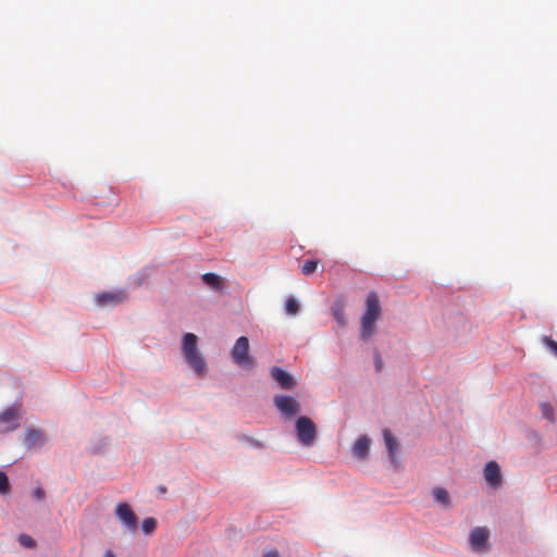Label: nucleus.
<instances>
[{
    "mask_svg": "<svg viewBox=\"0 0 557 557\" xmlns=\"http://www.w3.org/2000/svg\"><path fill=\"white\" fill-rule=\"evenodd\" d=\"M370 438L367 435L360 436L352 446L354 456L358 459H364L369 455Z\"/></svg>",
    "mask_w": 557,
    "mask_h": 557,
    "instance_id": "nucleus-11",
    "label": "nucleus"
},
{
    "mask_svg": "<svg viewBox=\"0 0 557 557\" xmlns=\"http://www.w3.org/2000/svg\"><path fill=\"white\" fill-rule=\"evenodd\" d=\"M124 298H125V294L123 292L103 293V294L97 295L96 301L99 306H106L108 304L115 305V304L123 301Z\"/></svg>",
    "mask_w": 557,
    "mask_h": 557,
    "instance_id": "nucleus-13",
    "label": "nucleus"
},
{
    "mask_svg": "<svg viewBox=\"0 0 557 557\" xmlns=\"http://www.w3.org/2000/svg\"><path fill=\"white\" fill-rule=\"evenodd\" d=\"M382 367H383V362H382V359L380 357L379 354L375 355V369L377 371H381L382 370Z\"/></svg>",
    "mask_w": 557,
    "mask_h": 557,
    "instance_id": "nucleus-26",
    "label": "nucleus"
},
{
    "mask_svg": "<svg viewBox=\"0 0 557 557\" xmlns=\"http://www.w3.org/2000/svg\"><path fill=\"white\" fill-rule=\"evenodd\" d=\"M231 355L234 363L242 368L251 369L255 364V359L249 355V341L246 336L237 338Z\"/></svg>",
    "mask_w": 557,
    "mask_h": 557,
    "instance_id": "nucleus-3",
    "label": "nucleus"
},
{
    "mask_svg": "<svg viewBox=\"0 0 557 557\" xmlns=\"http://www.w3.org/2000/svg\"><path fill=\"white\" fill-rule=\"evenodd\" d=\"M333 315L335 318V320L337 321V323L341 325V326H345L346 325V320H345V315H344V311L343 309H334L333 310Z\"/></svg>",
    "mask_w": 557,
    "mask_h": 557,
    "instance_id": "nucleus-24",
    "label": "nucleus"
},
{
    "mask_svg": "<svg viewBox=\"0 0 557 557\" xmlns=\"http://www.w3.org/2000/svg\"><path fill=\"white\" fill-rule=\"evenodd\" d=\"M103 557H116L115 554L112 550H107L103 555Z\"/></svg>",
    "mask_w": 557,
    "mask_h": 557,
    "instance_id": "nucleus-28",
    "label": "nucleus"
},
{
    "mask_svg": "<svg viewBox=\"0 0 557 557\" xmlns=\"http://www.w3.org/2000/svg\"><path fill=\"white\" fill-rule=\"evenodd\" d=\"M382 315L379 295L370 292L366 299V308L360 319V337L368 342L376 332V322Z\"/></svg>",
    "mask_w": 557,
    "mask_h": 557,
    "instance_id": "nucleus-1",
    "label": "nucleus"
},
{
    "mask_svg": "<svg viewBox=\"0 0 557 557\" xmlns=\"http://www.w3.org/2000/svg\"><path fill=\"white\" fill-rule=\"evenodd\" d=\"M271 376L284 389H292L296 385L294 377L278 367H273L271 369Z\"/></svg>",
    "mask_w": 557,
    "mask_h": 557,
    "instance_id": "nucleus-9",
    "label": "nucleus"
},
{
    "mask_svg": "<svg viewBox=\"0 0 557 557\" xmlns=\"http://www.w3.org/2000/svg\"><path fill=\"white\" fill-rule=\"evenodd\" d=\"M115 513L122 524L129 531H135L137 528V517L126 503L117 504Z\"/></svg>",
    "mask_w": 557,
    "mask_h": 557,
    "instance_id": "nucleus-8",
    "label": "nucleus"
},
{
    "mask_svg": "<svg viewBox=\"0 0 557 557\" xmlns=\"http://www.w3.org/2000/svg\"><path fill=\"white\" fill-rule=\"evenodd\" d=\"M198 338L194 333H186L183 336L182 350L187 363L198 375L207 373V363L197 347Z\"/></svg>",
    "mask_w": 557,
    "mask_h": 557,
    "instance_id": "nucleus-2",
    "label": "nucleus"
},
{
    "mask_svg": "<svg viewBox=\"0 0 557 557\" xmlns=\"http://www.w3.org/2000/svg\"><path fill=\"white\" fill-rule=\"evenodd\" d=\"M33 496L38 499V500H42L45 499L46 497V493H45V490L41 488V487H36L34 491H33Z\"/></svg>",
    "mask_w": 557,
    "mask_h": 557,
    "instance_id": "nucleus-25",
    "label": "nucleus"
},
{
    "mask_svg": "<svg viewBox=\"0 0 557 557\" xmlns=\"http://www.w3.org/2000/svg\"><path fill=\"white\" fill-rule=\"evenodd\" d=\"M490 532L485 527H476L471 530L469 535V543L471 548L479 554H484L488 550Z\"/></svg>",
    "mask_w": 557,
    "mask_h": 557,
    "instance_id": "nucleus-5",
    "label": "nucleus"
},
{
    "mask_svg": "<svg viewBox=\"0 0 557 557\" xmlns=\"http://www.w3.org/2000/svg\"><path fill=\"white\" fill-rule=\"evenodd\" d=\"M274 405L286 418H292L300 411V404L292 396L277 395L274 397Z\"/></svg>",
    "mask_w": 557,
    "mask_h": 557,
    "instance_id": "nucleus-6",
    "label": "nucleus"
},
{
    "mask_svg": "<svg viewBox=\"0 0 557 557\" xmlns=\"http://www.w3.org/2000/svg\"><path fill=\"white\" fill-rule=\"evenodd\" d=\"M296 432L304 446H311L317 437V426L308 417H299L296 420Z\"/></svg>",
    "mask_w": 557,
    "mask_h": 557,
    "instance_id": "nucleus-4",
    "label": "nucleus"
},
{
    "mask_svg": "<svg viewBox=\"0 0 557 557\" xmlns=\"http://www.w3.org/2000/svg\"><path fill=\"white\" fill-rule=\"evenodd\" d=\"M542 342L557 357V342L548 336H544Z\"/></svg>",
    "mask_w": 557,
    "mask_h": 557,
    "instance_id": "nucleus-22",
    "label": "nucleus"
},
{
    "mask_svg": "<svg viewBox=\"0 0 557 557\" xmlns=\"http://www.w3.org/2000/svg\"><path fill=\"white\" fill-rule=\"evenodd\" d=\"M262 557H280V554L276 549H271L265 552Z\"/></svg>",
    "mask_w": 557,
    "mask_h": 557,
    "instance_id": "nucleus-27",
    "label": "nucleus"
},
{
    "mask_svg": "<svg viewBox=\"0 0 557 557\" xmlns=\"http://www.w3.org/2000/svg\"><path fill=\"white\" fill-rule=\"evenodd\" d=\"M45 442L41 431L37 429H27L25 432L24 444L28 448L41 446Z\"/></svg>",
    "mask_w": 557,
    "mask_h": 557,
    "instance_id": "nucleus-12",
    "label": "nucleus"
},
{
    "mask_svg": "<svg viewBox=\"0 0 557 557\" xmlns=\"http://www.w3.org/2000/svg\"><path fill=\"white\" fill-rule=\"evenodd\" d=\"M20 426V409L9 407L0 413V433L13 431Z\"/></svg>",
    "mask_w": 557,
    "mask_h": 557,
    "instance_id": "nucleus-7",
    "label": "nucleus"
},
{
    "mask_svg": "<svg viewBox=\"0 0 557 557\" xmlns=\"http://www.w3.org/2000/svg\"><path fill=\"white\" fill-rule=\"evenodd\" d=\"M143 531L146 534L152 533L157 528V520L154 518H146L141 524Z\"/></svg>",
    "mask_w": 557,
    "mask_h": 557,
    "instance_id": "nucleus-19",
    "label": "nucleus"
},
{
    "mask_svg": "<svg viewBox=\"0 0 557 557\" xmlns=\"http://www.w3.org/2000/svg\"><path fill=\"white\" fill-rule=\"evenodd\" d=\"M10 492V483L8 475L0 471V494H8Z\"/></svg>",
    "mask_w": 557,
    "mask_h": 557,
    "instance_id": "nucleus-20",
    "label": "nucleus"
},
{
    "mask_svg": "<svg viewBox=\"0 0 557 557\" xmlns=\"http://www.w3.org/2000/svg\"><path fill=\"white\" fill-rule=\"evenodd\" d=\"M540 408L544 418L548 419L549 421H554V409L549 404L543 403L541 404Z\"/></svg>",
    "mask_w": 557,
    "mask_h": 557,
    "instance_id": "nucleus-21",
    "label": "nucleus"
},
{
    "mask_svg": "<svg viewBox=\"0 0 557 557\" xmlns=\"http://www.w3.org/2000/svg\"><path fill=\"white\" fill-rule=\"evenodd\" d=\"M201 278L207 286L214 290H221L223 288V280L218 274L205 273Z\"/></svg>",
    "mask_w": 557,
    "mask_h": 557,
    "instance_id": "nucleus-15",
    "label": "nucleus"
},
{
    "mask_svg": "<svg viewBox=\"0 0 557 557\" xmlns=\"http://www.w3.org/2000/svg\"><path fill=\"white\" fill-rule=\"evenodd\" d=\"M383 436H384L385 445H386L387 450H388V455H389L391 461L393 463H395L396 462V450H397V446H398L397 440L391 433V431L387 430V429L383 430Z\"/></svg>",
    "mask_w": 557,
    "mask_h": 557,
    "instance_id": "nucleus-14",
    "label": "nucleus"
},
{
    "mask_svg": "<svg viewBox=\"0 0 557 557\" xmlns=\"http://www.w3.org/2000/svg\"><path fill=\"white\" fill-rule=\"evenodd\" d=\"M433 497L437 503L442 504L445 507H448L450 505V498L445 488H442V487L434 488Z\"/></svg>",
    "mask_w": 557,
    "mask_h": 557,
    "instance_id": "nucleus-16",
    "label": "nucleus"
},
{
    "mask_svg": "<svg viewBox=\"0 0 557 557\" xmlns=\"http://www.w3.org/2000/svg\"><path fill=\"white\" fill-rule=\"evenodd\" d=\"M318 268V261L315 260H306L301 267V272L304 275H311Z\"/></svg>",
    "mask_w": 557,
    "mask_h": 557,
    "instance_id": "nucleus-18",
    "label": "nucleus"
},
{
    "mask_svg": "<svg viewBox=\"0 0 557 557\" xmlns=\"http://www.w3.org/2000/svg\"><path fill=\"white\" fill-rule=\"evenodd\" d=\"M285 310H286L287 314L294 315V314L298 313V311H299L298 301L293 297L287 298L285 301Z\"/></svg>",
    "mask_w": 557,
    "mask_h": 557,
    "instance_id": "nucleus-17",
    "label": "nucleus"
},
{
    "mask_svg": "<svg viewBox=\"0 0 557 557\" xmlns=\"http://www.w3.org/2000/svg\"><path fill=\"white\" fill-rule=\"evenodd\" d=\"M484 478L491 486H498L502 482L500 468L496 461H488L484 468Z\"/></svg>",
    "mask_w": 557,
    "mask_h": 557,
    "instance_id": "nucleus-10",
    "label": "nucleus"
},
{
    "mask_svg": "<svg viewBox=\"0 0 557 557\" xmlns=\"http://www.w3.org/2000/svg\"><path fill=\"white\" fill-rule=\"evenodd\" d=\"M18 541H20L21 545H23L24 547H27V548H33L36 545L33 537L27 534L20 535Z\"/></svg>",
    "mask_w": 557,
    "mask_h": 557,
    "instance_id": "nucleus-23",
    "label": "nucleus"
}]
</instances>
